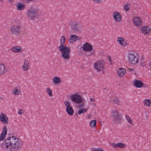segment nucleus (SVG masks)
<instances>
[{"label": "nucleus", "instance_id": "f257e3e1", "mask_svg": "<svg viewBox=\"0 0 151 151\" xmlns=\"http://www.w3.org/2000/svg\"><path fill=\"white\" fill-rule=\"evenodd\" d=\"M7 134V128L4 125L0 135V141H4L1 144V148L4 151H18L22 146V141L14 136L6 138Z\"/></svg>", "mask_w": 151, "mask_h": 151}, {"label": "nucleus", "instance_id": "f03ea898", "mask_svg": "<svg viewBox=\"0 0 151 151\" xmlns=\"http://www.w3.org/2000/svg\"><path fill=\"white\" fill-rule=\"evenodd\" d=\"M65 42V37L64 36H62L60 39V45L58 48L62 58L65 60H68L70 58V49L69 47L64 45Z\"/></svg>", "mask_w": 151, "mask_h": 151}, {"label": "nucleus", "instance_id": "7ed1b4c3", "mask_svg": "<svg viewBox=\"0 0 151 151\" xmlns=\"http://www.w3.org/2000/svg\"><path fill=\"white\" fill-rule=\"evenodd\" d=\"M41 14L40 11L36 6H32L27 10V15L29 18L34 19Z\"/></svg>", "mask_w": 151, "mask_h": 151}, {"label": "nucleus", "instance_id": "20e7f679", "mask_svg": "<svg viewBox=\"0 0 151 151\" xmlns=\"http://www.w3.org/2000/svg\"><path fill=\"white\" fill-rule=\"evenodd\" d=\"M127 59L129 63L135 64L138 62L139 57L135 53L130 52L128 54Z\"/></svg>", "mask_w": 151, "mask_h": 151}, {"label": "nucleus", "instance_id": "39448f33", "mask_svg": "<svg viewBox=\"0 0 151 151\" xmlns=\"http://www.w3.org/2000/svg\"><path fill=\"white\" fill-rule=\"evenodd\" d=\"M70 99L72 101L76 104H79L85 101L81 96L78 93H75L71 95L70 96Z\"/></svg>", "mask_w": 151, "mask_h": 151}, {"label": "nucleus", "instance_id": "423d86ee", "mask_svg": "<svg viewBox=\"0 0 151 151\" xmlns=\"http://www.w3.org/2000/svg\"><path fill=\"white\" fill-rule=\"evenodd\" d=\"M112 119L116 123H120L122 119V116L117 109H114L112 111Z\"/></svg>", "mask_w": 151, "mask_h": 151}, {"label": "nucleus", "instance_id": "0eeeda50", "mask_svg": "<svg viewBox=\"0 0 151 151\" xmlns=\"http://www.w3.org/2000/svg\"><path fill=\"white\" fill-rule=\"evenodd\" d=\"M104 63L103 61H98L94 63V68L98 72H103L104 69Z\"/></svg>", "mask_w": 151, "mask_h": 151}, {"label": "nucleus", "instance_id": "6e6552de", "mask_svg": "<svg viewBox=\"0 0 151 151\" xmlns=\"http://www.w3.org/2000/svg\"><path fill=\"white\" fill-rule=\"evenodd\" d=\"M0 122L3 124H6L9 122V119L7 115L4 113L0 114Z\"/></svg>", "mask_w": 151, "mask_h": 151}, {"label": "nucleus", "instance_id": "1a4fd4ad", "mask_svg": "<svg viewBox=\"0 0 151 151\" xmlns=\"http://www.w3.org/2000/svg\"><path fill=\"white\" fill-rule=\"evenodd\" d=\"M21 26L19 25H13L10 28L11 32L13 34L18 35L20 34Z\"/></svg>", "mask_w": 151, "mask_h": 151}, {"label": "nucleus", "instance_id": "9d476101", "mask_svg": "<svg viewBox=\"0 0 151 151\" xmlns=\"http://www.w3.org/2000/svg\"><path fill=\"white\" fill-rule=\"evenodd\" d=\"M117 41L118 44L122 47H125L128 45L127 40L122 37H118Z\"/></svg>", "mask_w": 151, "mask_h": 151}, {"label": "nucleus", "instance_id": "9b49d317", "mask_svg": "<svg viewBox=\"0 0 151 151\" xmlns=\"http://www.w3.org/2000/svg\"><path fill=\"white\" fill-rule=\"evenodd\" d=\"M81 48L85 51L90 52L92 50L93 46L90 44L86 42L83 45Z\"/></svg>", "mask_w": 151, "mask_h": 151}, {"label": "nucleus", "instance_id": "f8f14e48", "mask_svg": "<svg viewBox=\"0 0 151 151\" xmlns=\"http://www.w3.org/2000/svg\"><path fill=\"white\" fill-rule=\"evenodd\" d=\"M113 17L114 21L116 22H120L122 19V16L120 13L117 11L114 12L113 14Z\"/></svg>", "mask_w": 151, "mask_h": 151}, {"label": "nucleus", "instance_id": "ddd939ff", "mask_svg": "<svg viewBox=\"0 0 151 151\" xmlns=\"http://www.w3.org/2000/svg\"><path fill=\"white\" fill-rule=\"evenodd\" d=\"M30 67V64L28 60L27 59H24L23 60V64L22 65V68L24 71H27Z\"/></svg>", "mask_w": 151, "mask_h": 151}, {"label": "nucleus", "instance_id": "4468645a", "mask_svg": "<svg viewBox=\"0 0 151 151\" xmlns=\"http://www.w3.org/2000/svg\"><path fill=\"white\" fill-rule=\"evenodd\" d=\"M134 25L135 26L139 27L142 24V22L140 18L139 17H135L132 20Z\"/></svg>", "mask_w": 151, "mask_h": 151}, {"label": "nucleus", "instance_id": "2eb2a0df", "mask_svg": "<svg viewBox=\"0 0 151 151\" xmlns=\"http://www.w3.org/2000/svg\"><path fill=\"white\" fill-rule=\"evenodd\" d=\"M116 73L119 77L122 78L126 73V70L125 68L121 67L117 69Z\"/></svg>", "mask_w": 151, "mask_h": 151}, {"label": "nucleus", "instance_id": "dca6fc26", "mask_svg": "<svg viewBox=\"0 0 151 151\" xmlns=\"http://www.w3.org/2000/svg\"><path fill=\"white\" fill-rule=\"evenodd\" d=\"M140 28L141 32L144 34H148L150 32V29L148 26H143Z\"/></svg>", "mask_w": 151, "mask_h": 151}, {"label": "nucleus", "instance_id": "f3484780", "mask_svg": "<svg viewBox=\"0 0 151 151\" xmlns=\"http://www.w3.org/2000/svg\"><path fill=\"white\" fill-rule=\"evenodd\" d=\"M133 85L137 88H141L143 85V82L138 80H134L133 81Z\"/></svg>", "mask_w": 151, "mask_h": 151}, {"label": "nucleus", "instance_id": "a211bd4d", "mask_svg": "<svg viewBox=\"0 0 151 151\" xmlns=\"http://www.w3.org/2000/svg\"><path fill=\"white\" fill-rule=\"evenodd\" d=\"M22 91V89L19 86H17L14 88L12 93L14 95H19L20 94Z\"/></svg>", "mask_w": 151, "mask_h": 151}, {"label": "nucleus", "instance_id": "6ab92c4d", "mask_svg": "<svg viewBox=\"0 0 151 151\" xmlns=\"http://www.w3.org/2000/svg\"><path fill=\"white\" fill-rule=\"evenodd\" d=\"M10 50L12 52L15 53L21 52L23 51L22 48L18 46L12 47Z\"/></svg>", "mask_w": 151, "mask_h": 151}, {"label": "nucleus", "instance_id": "aec40b11", "mask_svg": "<svg viewBox=\"0 0 151 151\" xmlns=\"http://www.w3.org/2000/svg\"><path fill=\"white\" fill-rule=\"evenodd\" d=\"M7 71V68L5 64L0 63V75L4 74Z\"/></svg>", "mask_w": 151, "mask_h": 151}, {"label": "nucleus", "instance_id": "412c9836", "mask_svg": "<svg viewBox=\"0 0 151 151\" xmlns=\"http://www.w3.org/2000/svg\"><path fill=\"white\" fill-rule=\"evenodd\" d=\"M52 83L55 85L60 84L61 82V79L59 77L55 76L52 79Z\"/></svg>", "mask_w": 151, "mask_h": 151}, {"label": "nucleus", "instance_id": "4be33fe9", "mask_svg": "<svg viewBox=\"0 0 151 151\" xmlns=\"http://www.w3.org/2000/svg\"><path fill=\"white\" fill-rule=\"evenodd\" d=\"M78 39V37L75 35H72L70 36L69 39V42L70 43H73Z\"/></svg>", "mask_w": 151, "mask_h": 151}, {"label": "nucleus", "instance_id": "5701e85b", "mask_svg": "<svg viewBox=\"0 0 151 151\" xmlns=\"http://www.w3.org/2000/svg\"><path fill=\"white\" fill-rule=\"evenodd\" d=\"M16 6L17 10H21L24 9L25 7V5L24 4L22 3H19L16 4Z\"/></svg>", "mask_w": 151, "mask_h": 151}, {"label": "nucleus", "instance_id": "b1692460", "mask_svg": "<svg viewBox=\"0 0 151 151\" xmlns=\"http://www.w3.org/2000/svg\"><path fill=\"white\" fill-rule=\"evenodd\" d=\"M96 121L93 119L91 120L89 123L90 127L93 129H95L97 127Z\"/></svg>", "mask_w": 151, "mask_h": 151}, {"label": "nucleus", "instance_id": "393cba45", "mask_svg": "<svg viewBox=\"0 0 151 151\" xmlns=\"http://www.w3.org/2000/svg\"><path fill=\"white\" fill-rule=\"evenodd\" d=\"M71 27L74 30H78V23L77 22H73L71 23Z\"/></svg>", "mask_w": 151, "mask_h": 151}, {"label": "nucleus", "instance_id": "a878e982", "mask_svg": "<svg viewBox=\"0 0 151 151\" xmlns=\"http://www.w3.org/2000/svg\"><path fill=\"white\" fill-rule=\"evenodd\" d=\"M66 110L67 113L69 115L71 116L73 115L74 111L72 108L71 106L66 108Z\"/></svg>", "mask_w": 151, "mask_h": 151}, {"label": "nucleus", "instance_id": "bb28decb", "mask_svg": "<svg viewBox=\"0 0 151 151\" xmlns=\"http://www.w3.org/2000/svg\"><path fill=\"white\" fill-rule=\"evenodd\" d=\"M143 103L145 106L149 107L150 106L151 102L149 99H145L143 100Z\"/></svg>", "mask_w": 151, "mask_h": 151}, {"label": "nucleus", "instance_id": "cd10ccee", "mask_svg": "<svg viewBox=\"0 0 151 151\" xmlns=\"http://www.w3.org/2000/svg\"><path fill=\"white\" fill-rule=\"evenodd\" d=\"M88 111V109L86 108H82L80 109L78 111L79 114H84L86 113Z\"/></svg>", "mask_w": 151, "mask_h": 151}, {"label": "nucleus", "instance_id": "c85d7f7f", "mask_svg": "<svg viewBox=\"0 0 151 151\" xmlns=\"http://www.w3.org/2000/svg\"><path fill=\"white\" fill-rule=\"evenodd\" d=\"M109 101L112 102V103L114 104H119L120 103L119 100L116 98L113 99V98H111L110 99Z\"/></svg>", "mask_w": 151, "mask_h": 151}, {"label": "nucleus", "instance_id": "c756f323", "mask_svg": "<svg viewBox=\"0 0 151 151\" xmlns=\"http://www.w3.org/2000/svg\"><path fill=\"white\" fill-rule=\"evenodd\" d=\"M125 117L128 122L130 124H132V121L131 118L127 115H125Z\"/></svg>", "mask_w": 151, "mask_h": 151}, {"label": "nucleus", "instance_id": "7c9ffc66", "mask_svg": "<svg viewBox=\"0 0 151 151\" xmlns=\"http://www.w3.org/2000/svg\"><path fill=\"white\" fill-rule=\"evenodd\" d=\"M46 91L50 96H52V91L50 88L49 87L47 88Z\"/></svg>", "mask_w": 151, "mask_h": 151}, {"label": "nucleus", "instance_id": "2f4dec72", "mask_svg": "<svg viewBox=\"0 0 151 151\" xmlns=\"http://www.w3.org/2000/svg\"><path fill=\"white\" fill-rule=\"evenodd\" d=\"M124 9L126 11H128L129 9V4L127 3L124 5Z\"/></svg>", "mask_w": 151, "mask_h": 151}, {"label": "nucleus", "instance_id": "473e14b6", "mask_svg": "<svg viewBox=\"0 0 151 151\" xmlns=\"http://www.w3.org/2000/svg\"><path fill=\"white\" fill-rule=\"evenodd\" d=\"M117 147L121 148H124L125 147V144L122 143H117Z\"/></svg>", "mask_w": 151, "mask_h": 151}, {"label": "nucleus", "instance_id": "72a5a7b5", "mask_svg": "<svg viewBox=\"0 0 151 151\" xmlns=\"http://www.w3.org/2000/svg\"><path fill=\"white\" fill-rule=\"evenodd\" d=\"M65 106L66 108L70 107V103L68 101H65L64 103Z\"/></svg>", "mask_w": 151, "mask_h": 151}, {"label": "nucleus", "instance_id": "f704fd0d", "mask_svg": "<svg viewBox=\"0 0 151 151\" xmlns=\"http://www.w3.org/2000/svg\"><path fill=\"white\" fill-rule=\"evenodd\" d=\"M91 151H104V150L103 149L99 148H94L93 150Z\"/></svg>", "mask_w": 151, "mask_h": 151}, {"label": "nucleus", "instance_id": "c9c22d12", "mask_svg": "<svg viewBox=\"0 0 151 151\" xmlns=\"http://www.w3.org/2000/svg\"><path fill=\"white\" fill-rule=\"evenodd\" d=\"M24 111L22 109H20L18 110L17 114L19 115H22V114H24Z\"/></svg>", "mask_w": 151, "mask_h": 151}, {"label": "nucleus", "instance_id": "e433bc0d", "mask_svg": "<svg viewBox=\"0 0 151 151\" xmlns=\"http://www.w3.org/2000/svg\"><path fill=\"white\" fill-rule=\"evenodd\" d=\"M93 1L95 3L97 4L101 3L103 1V0H93Z\"/></svg>", "mask_w": 151, "mask_h": 151}, {"label": "nucleus", "instance_id": "4c0bfd02", "mask_svg": "<svg viewBox=\"0 0 151 151\" xmlns=\"http://www.w3.org/2000/svg\"><path fill=\"white\" fill-rule=\"evenodd\" d=\"M111 145L114 148H116L117 147V144L115 143H112Z\"/></svg>", "mask_w": 151, "mask_h": 151}, {"label": "nucleus", "instance_id": "58836bf2", "mask_svg": "<svg viewBox=\"0 0 151 151\" xmlns=\"http://www.w3.org/2000/svg\"><path fill=\"white\" fill-rule=\"evenodd\" d=\"M85 106V104L84 103H82L80 104L78 106V108H81Z\"/></svg>", "mask_w": 151, "mask_h": 151}, {"label": "nucleus", "instance_id": "ea45409f", "mask_svg": "<svg viewBox=\"0 0 151 151\" xmlns=\"http://www.w3.org/2000/svg\"><path fill=\"white\" fill-rule=\"evenodd\" d=\"M90 101L92 102H94L95 101V99L94 98H91L89 99Z\"/></svg>", "mask_w": 151, "mask_h": 151}, {"label": "nucleus", "instance_id": "a19ab883", "mask_svg": "<svg viewBox=\"0 0 151 151\" xmlns=\"http://www.w3.org/2000/svg\"><path fill=\"white\" fill-rule=\"evenodd\" d=\"M91 114H89L87 115V118L88 119H91Z\"/></svg>", "mask_w": 151, "mask_h": 151}, {"label": "nucleus", "instance_id": "79ce46f5", "mask_svg": "<svg viewBox=\"0 0 151 151\" xmlns=\"http://www.w3.org/2000/svg\"><path fill=\"white\" fill-rule=\"evenodd\" d=\"M14 1V0H7L10 3L13 2Z\"/></svg>", "mask_w": 151, "mask_h": 151}, {"label": "nucleus", "instance_id": "37998d69", "mask_svg": "<svg viewBox=\"0 0 151 151\" xmlns=\"http://www.w3.org/2000/svg\"><path fill=\"white\" fill-rule=\"evenodd\" d=\"M3 0H0V2H3Z\"/></svg>", "mask_w": 151, "mask_h": 151}]
</instances>
